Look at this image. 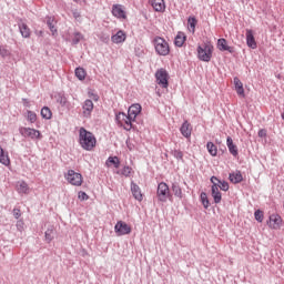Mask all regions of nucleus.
Masks as SVG:
<instances>
[{
    "mask_svg": "<svg viewBox=\"0 0 284 284\" xmlns=\"http://www.w3.org/2000/svg\"><path fill=\"white\" fill-rule=\"evenodd\" d=\"M79 143L82 150H87V152H92L94 148H97V138L94 133L88 131L85 128H80L79 130Z\"/></svg>",
    "mask_w": 284,
    "mask_h": 284,
    "instance_id": "f257e3e1",
    "label": "nucleus"
},
{
    "mask_svg": "<svg viewBox=\"0 0 284 284\" xmlns=\"http://www.w3.org/2000/svg\"><path fill=\"white\" fill-rule=\"evenodd\" d=\"M153 45L155 48L156 54L160 57H168L170 54V43L161 37H155L153 39Z\"/></svg>",
    "mask_w": 284,
    "mask_h": 284,
    "instance_id": "f03ea898",
    "label": "nucleus"
},
{
    "mask_svg": "<svg viewBox=\"0 0 284 284\" xmlns=\"http://www.w3.org/2000/svg\"><path fill=\"white\" fill-rule=\"evenodd\" d=\"M214 47L210 43H204L197 47V59L200 61H204L205 63H210L212 61V52Z\"/></svg>",
    "mask_w": 284,
    "mask_h": 284,
    "instance_id": "7ed1b4c3",
    "label": "nucleus"
},
{
    "mask_svg": "<svg viewBox=\"0 0 284 284\" xmlns=\"http://www.w3.org/2000/svg\"><path fill=\"white\" fill-rule=\"evenodd\" d=\"M156 195H158L159 201H161V203L168 202V199H170V196H172L170 194V186H168V183H165V182L159 183Z\"/></svg>",
    "mask_w": 284,
    "mask_h": 284,
    "instance_id": "20e7f679",
    "label": "nucleus"
},
{
    "mask_svg": "<svg viewBox=\"0 0 284 284\" xmlns=\"http://www.w3.org/2000/svg\"><path fill=\"white\" fill-rule=\"evenodd\" d=\"M64 176L71 185H75L77 187H79L83 184V175L75 172L74 170H69Z\"/></svg>",
    "mask_w": 284,
    "mask_h": 284,
    "instance_id": "39448f33",
    "label": "nucleus"
},
{
    "mask_svg": "<svg viewBox=\"0 0 284 284\" xmlns=\"http://www.w3.org/2000/svg\"><path fill=\"white\" fill-rule=\"evenodd\" d=\"M19 132L21 136H24L26 139H41V132L39 130L32 129V128H20Z\"/></svg>",
    "mask_w": 284,
    "mask_h": 284,
    "instance_id": "423d86ee",
    "label": "nucleus"
},
{
    "mask_svg": "<svg viewBox=\"0 0 284 284\" xmlns=\"http://www.w3.org/2000/svg\"><path fill=\"white\" fill-rule=\"evenodd\" d=\"M114 232L118 236H125V234L132 233V227L123 221H119L114 226Z\"/></svg>",
    "mask_w": 284,
    "mask_h": 284,
    "instance_id": "0eeeda50",
    "label": "nucleus"
},
{
    "mask_svg": "<svg viewBox=\"0 0 284 284\" xmlns=\"http://www.w3.org/2000/svg\"><path fill=\"white\" fill-rule=\"evenodd\" d=\"M168 71L165 69H160L155 72V79L158 81V85H161V88H168L170 83L168 82Z\"/></svg>",
    "mask_w": 284,
    "mask_h": 284,
    "instance_id": "6e6552de",
    "label": "nucleus"
},
{
    "mask_svg": "<svg viewBox=\"0 0 284 284\" xmlns=\"http://www.w3.org/2000/svg\"><path fill=\"white\" fill-rule=\"evenodd\" d=\"M115 121L119 125H123L124 121H129V123L124 125V130H126V132H130V130H132V120L130 119V115L120 112L115 115Z\"/></svg>",
    "mask_w": 284,
    "mask_h": 284,
    "instance_id": "1a4fd4ad",
    "label": "nucleus"
},
{
    "mask_svg": "<svg viewBox=\"0 0 284 284\" xmlns=\"http://www.w3.org/2000/svg\"><path fill=\"white\" fill-rule=\"evenodd\" d=\"M82 114L85 119H90L92 116V110H94V102L92 100H85L82 105Z\"/></svg>",
    "mask_w": 284,
    "mask_h": 284,
    "instance_id": "9d476101",
    "label": "nucleus"
},
{
    "mask_svg": "<svg viewBox=\"0 0 284 284\" xmlns=\"http://www.w3.org/2000/svg\"><path fill=\"white\" fill-rule=\"evenodd\" d=\"M217 49L220 52H230V54H234V47L227 45V40L223 38L217 40Z\"/></svg>",
    "mask_w": 284,
    "mask_h": 284,
    "instance_id": "9b49d317",
    "label": "nucleus"
},
{
    "mask_svg": "<svg viewBox=\"0 0 284 284\" xmlns=\"http://www.w3.org/2000/svg\"><path fill=\"white\" fill-rule=\"evenodd\" d=\"M281 223H283L281 215L273 214L270 216L268 225L272 227V230H281Z\"/></svg>",
    "mask_w": 284,
    "mask_h": 284,
    "instance_id": "f8f14e48",
    "label": "nucleus"
},
{
    "mask_svg": "<svg viewBox=\"0 0 284 284\" xmlns=\"http://www.w3.org/2000/svg\"><path fill=\"white\" fill-rule=\"evenodd\" d=\"M139 114H141V104L139 103L132 104L128 110V115H129V119H131V122L135 121Z\"/></svg>",
    "mask_w": 284,
    "mask_h": 284,
    "instance_id": "ddd939ff",
    "label": "nucleus"
},
{
    "mask_svg": "<svg viewBox=\"0 0 284 284\" xmlns=\"http://www.w3.org/2000/svg\"><path fill=\"white\" fill-rule=\"evenodd\" d=\"M246 44L252 50H256V48H257L256 39L254 38V31H252V29L246 30Z\"/></svg>",
    "mask_w": 284,
    "mask_h": 284,
    "instance_id": "4468645a",
    "label": "nucleus"
},
{
    "mask_svg": "<svg viewBox=\"0 0 284 284\" xmlns=\"http://www.w3.org/2000/svg\"><path fill=\"white\" fill-rule=\"evenodd\" d=\"M155 12H165V0H149Z\"/></svg>",
    "mask_w": 284,
    "mask_h": 284,
    "instance_id": "2eb2a0df",
    "label": "nucleus"
},
{
    "mask_svg": "<svg viewBox=\"0 0 284 284\" xmlns=\"http://www.w3.org/2000/svg\"><path fill=\"white\" fill-rule=\"evenodd\" d=\"M112 14L113 17H116V19H128V16H125V11L121 4H113Z\"/></svg>",
    "mask_w": 284,
    "mask_h": 284,
    "instance_id": "dca6fc26",
    "label": "nucleus"
},
{
    "mask_svg": "<svg viewBox=\"0 0 284 284\" xmlns=\"http://www.w3.org/2000/svg\"><path fill=\"white\" fill-rule=\"evenodd\" d=\"M57 103L61 105V108H67V110H72V104L68 101V98L63 93H58L55 97Z\"/></svg>",
    "mask_w": 284,
    "mask_h": 284,
    "instance_id": "f3484780",
    "label": "nucleus"
},
{
    "mask_svg": "<svg viewBox=\"0 0 284 284\" xmlns=\"http://www.w3.org/2000/svg\"><path fill=\"white\" fill-rule=\"evenodd\" d=\"M211 194L213 196V201L216 205L223 201V196L221 195V191H219V184L214 183L211 189Z\"/></svg>",
    "mask_w": 284,
    "mask_h": 284,
    "instance_id": "a211bd4d",
    "label": "nucleus"
},
{
    "mask_svg": "<svg viewBox=\"0 0 284 284\" xmlns=\"http://www.w3.org/2000/svg\"><path fill=\"white\" fill-rule=\"evenodd\" d=\"M181 134L185 136V139H190L192 136V124L190 122L184 121L180 128Z\"/></svg>",
    "mask_w": 284,
    "mask_h": 284,
    "instance_id": "6ab92c4d",
    "label": "nucleus"
},
{
    "mask_svg": "<svg viewBox=\"0 0 284 284\" xmlns=\"http://www.w3.org/2000/svg\"><path fill=\"white\" fill-rule=\"evenodd\" d=\"M131 192L135 201H143V194L141 193V187H139V184L131 182Z\"/></svg>",
    "mask_w": 284,
    "mask_h": 284,
    "instance_id": "aec40b11",
    "label": "nucleus"
},
{
    "mask_svg": "<svg viewBox=\"0 0 284 284\" xmlns=\"http://www.w3.org/2000/svg\"><path fill=\"white\" fill-rule=\"evenodd\" d=\"M226 145L229 148L230 154L233 156H239V148L235 145L234 140H232V136L226 138Z\"/></svg>",
    "mask_w": 284,
    "mask_h": 284,
    "instance_id": "412c9836",
    "label": "nucleus"
},
{
    "mask_svg": "<svg viewBox=\"0 0 284 284\" xmlns=\"http://www.w3.org/2000/svg\"><path fill=\"white\" fill-rule=\"evenodd\" d=\"M54 236H57V230L53 225L49 226L44 233V239L47 243H52L54 241Z\"/></svg>",
    "mask_w": 284,
    "mask_h": 284,
    "instance_id": "4be33fe9",
    "label": "nucleus"
},
{
    "mask_svg": "<svg viewBox=\"0 0 284 284\" xmlns=\"http://www.w3.org/2000/svg\"><path fill=\"white\" fill-rule=\"evenodd\" d=\"M233 83L235 85V91L237 92L239 97L245 98V89H243V82H241V79L235 77L233 79Z\"/></svg>",
    "mask_w": 284,
    "mask_h": 284,
    "instance_id": "5701e85b",
    "label": "nucleus"
},
{
    "mask_svg": "<svg viewBox=\"0 0 284 284\" xmlns=\"http://www.w3.org/2000/svg\"><path fill=\"white\" fill-rule=\"evenodd\" d=\"M128 36L123 32V30H119L114 36L111 37L112 43H123Z\"/></svg>",
    "mask_w": 284,
    "mask_h": 284,
    "instance_id": "b1692460",
    "label": "nucleus"
},
{
    "mask_svg": "<svg viewBox=\"0 0 284 284\" xmlns=\"http://www.w3.org/2000/svg\"><path fill=\"white\" fill-rule=\"evenodd\" d=\"M18 27L20 30V34L23 37V39H30L31 31L28 24H26L24 22H19Z\"/></svg>",
    "mask_w": 284,
    "mask_h": 284,
    "instance_id": "393cba45",
    "label": "nucleus"
},
{
    "mask_svg": "<svg viewBox=\"0 0 284 284\" xmlns=\"http://www.w3.org/2000/svg\"><path fill=\"white\" fill-rule=\"evenodd\" d=\"M229 179L231 181V183H241L243 181V174L241 173V171H236L233 173L229 174Z\"/></svg>",
    "mask_w": 284,
    "mask_h": 284,
    "instance_id": "a878e982",
    "label": "nucleus"
},
{
    "mask_svg": "<svg viewBox=\"0 0 284 284\" xmlns=\"http://www.w3.org/2000/svg\"><path fill=\"white\" fill-rule=\"evenodd\" d=\"M186 39L187 38L185 37V33L178 32V34L175 37V40H174V43H175L176 48H183V43H185Z\"/></svg>",
    "mask_w": 284,
    "mask_h": 284,
    "instance_id": "bb28decb",
    "label": "nucleus"
},
{
    "mask_svg": "<svg viewBox=\"0 0 284 284\" xmlns=\"http://www.w3.org/2000/svg\"><path fill=\"white\" fill-rule=\"evenodd\" d=\"M171 190L176 199H183V190L179 183L174 182L171 186Z\"/></svg>",
    "mask_w": 284,
    "mask_h": 284,
    "instance_id": "cd10ccee",
    "label": "nucleus"
},
{
    "mask_svg": "<svg viewBox=\"0 0 284 284\" xmlns=\"http://www.w3.org/2000/svg\"><path fill=\"white\" fill-rule=\"evenodd\" d=\"M206 150L209 154H211V156H216V154H219V148H216V144H214V142H207Z\"/></svg>",
    "mask_w": 284,
    "mask_h": 284,
    "instance_id": "c85d7f7f",
    "label": "nucleus"
},
{
    "mask_svg": "<svg viewBox=\"0 0 284 284\" xmlns=\"http://www.w3.org/2000/svg\"><path fill=\"white\" fill-rule=\"evenodd\" d=\"M45 23H47L49 30H51L52 34H54L57 32V27H54V19L50 16H47Z\"/></svg>",
    "mask_w": 284,
    "mask_h": 284,
    "instance_id": "c756f323",
    "label": "nucleus"
},
{
    "mask_svg": "<svg viewBox=\"0 0 284 284\" xmlns=\"http://www.w3.org/2000/svg\"><path fill=\"white\" fill-rule=\"evenodd\" d=\"M0 163H2V165H10V158L2 148H0Z\"/></svg>",
    "mask_w": 284,
    "mask_h": 284,
    "instance_id": "7c9ffc66",
    "label": "nucleus"
},
{
    "mask_svg": "<svg viewBox=\"0 0 284 284\" xmlns=\"http://www.w3.org/2000/svg\"><path fill=\"white\" fill-rule=\"evenodd\" d=\"M196 23H199V20H196V17L190 16L187 19V24H189V28L192 30V32H195Z\"/></svg>",
    "mask_w": 284,
    "mask_h": 284,
    "instance_id": "2f4dec72",
    "label": "nucleus"
},
{
    "mask_svg": "<svg viewBox=\"0 0 284 284\" xmlns=\"http://www.w3.org/2000/svg\"><path fill=\"white\" fill-rule=\"evenodd\" d=\"M200 199L204 210H207V207H210V200L207 199V193L202 192L200 194Z\"/></svg>",
    "mask_w": 284,
    "mask_h": 284,
    "instance_id": "473e14b6",
    "label": "nucleus"
},
{
    "mask_svg": "<svg viewBox=\"0 0 284 284\" xmlns=\"http://www.w3.org/2000/svg\"><path fill=\"white\" fill-rule=\"evenodd\" d=\"M41 116L42 119H47V120L52 119V111L50 110V108L43 106L41 109Z\"/></svg>",
    "mask_w": 284,
    "mask_h": 284,
    "instance_id": "72a5a7b5",
    "label": "nucleus"
},
{
    "mask_svg": "<svg viewBox=\"0 0 284 284\" xmlns=\"http://www.w3.org/2000/svg\"><path fill=\"white\" fill-rule=\"evenodd\" d=\"M75 77L77 79H79V81H83L85 80V69L84 68H77L75 69Z\"/></svg>",
    "mask_w": 284,
    "mask_h": 284,
    "instance_id": "f704fd0d",
    "label": "nucleus"
},
{
    "mask_svg": "<svg viewBox=\"0 0 284 284\" xmlns=\"http://www.w3.org/2000/svg\"><path fill=\"white\" fill-rule=\"evenodd\" d=\"M217 189L220 187L223 192H227V190H230V183L221 180H217Z\"/></svg>",
    "mask_w": 284,
    "mask_h": 284,
    "instance_id": "c9c22d12",
    "label": "nucleus"
},
{
    "mask_svg": "<svg viewBox=\"0 0 284 284\" xmlns=\"http://www.w3.org/2000/svg\"><path fill=\"white\" fill-rule=\"evenodd\" d=\"M28 190H29L28 183L26 182H21L20 185L18 186V192L20 194H28Z\"/></svg>",
    "mask_w": 284,
    "mask_h": 284,
    "instance_id": "e433bc0d",
    "label": "nucleus"
},
{
    "mask_svg": "<svg viewBox=\"0 0 284 284\" xmlns=\"http://www.w3.org/2000/svg\"><path fill=\"white\" fill-rule=\"evenodd\" d=\"M108 163H112V165H114V168L119 169V165H121V161L119 160L118 156H110L108 159Z\"/></svg>",
    "mask_w": 284,
    "mask_h": 284,
    "instance_id": "4c0bfd02",
    "label": "nucleus"
},
{
    "mask_svg": "<svg viewBox=\"0 0 284 284\" xmlns=\"http://www.w3.org/2000/svg\"><path fill=\"white\" fill-rule=\"evenodd\" d=\"M171 154L174 159H178V161H183V152L181 150H173Z\"/></svg>",
    "mask_w": 284,
    "mask_h": 284,
    "instance_id": "58836bf2",
    "label": "nucleus"
},
{
    "mask_svg": "<svg viewBox=\"0 0 284 284\" xmlns=\"http://www.w3.org/2000/svg\"><path fill=\"white\" fill-rule=\"evenodd\" d=\"M81 39H83V34H81V32H75L72 39L73 45H77L81 41Z\"/></svg>",
    "mask_w": 284,
    "mask_h": 284,
    "instance_id": "ea45409f",
    "label": "nucleus"
},
{
    "mask_svg": "<svg viewBox=\"0 0 284 284\" xmlns=\"http://www.w3.org/2000/svg\"><path fill=\"white\" fill-rule=\"evenodd\" d=\"M254 216L257 223H263V211L261 210L255 211Z\"/></svg>",
    "mask_w": 284,
    "mask_h": 284,
    "instance_id": "a19ab883",
    "label": "nucleus"
},
{
    "mask_svg": "<svg viewBox=\"0 0 284 284\" xmlns=\"http://www.w3.org/2000/svg\"><path fill=\"white\" fill-rule=\"evenodd\" d=\"M28 121H30V123H34L37 121V113L32 112V111H28Z\"/></svg>",
    "mask_w": 284,
    "mask_h": 284,
    "instance_id": "79ce46f5",
    "label": "nucleus"
},
{
    "mask_svg": "<svg viewBox=\"0 0 284 284\" xmlns=\"http://www.w3.org/2000/svg\"><path fill=\"white\" fill-rule=\"evenodd\" d=\"M121 174H122L123 176H130V174H132V168H130V166H124V168L122 169V171H121Z\"/></svg>",
    "mask_w": 284,
    "mask_h": 284,
    "instance_id": "37998d69",
    "label": "nucleus"
},
{
    "mask_svg": "<svg viewBox=\"0 0 284 284\" xmlns=\"http://www.w3.org/2000/svg\"><path fill=\"white\" fill-rule=\"evenodd\" d=\"M78 197L80 201H88V199H90V196L88 195V193L83 192V191H80L78 193Z\"/></svg>",
    "mask_w": 284,
    "mask_h": 284,
    "instance_id": "c03bdc74",
    "label": "nucleus"
},
{
    "mask_svg": "<svg viewBox=\"0 0 284 284\" xmlns=\"http://www.w3.org/2000/svg\"><path fill=\"white\" fill-rule=\"evenodd\" d=\"M0 55L6 59V57H9L10 55V51H8V49L6 48H1L0 47Z\"/></svg>",
    "mask_w": 284,
    "mask_h": 284,
    "instance_id": "a18cd8bd",
    "label": "nucleus"
},
{
    "mask_svg": "<svg viewBox=\"0 0 284 284\" xmlns=\"http://www.w3.org/2000/svg\"><path fill=\"white\" fill-rule=\"evenodd\" d=\"M14 219H21V210L13 209L12 211Z\"/></svg>",
    "mask_w": 284,
    "mask_h": 284,
    "instance_id": "49530a36",
    "label": "nucleus"
},
{
    "mask_svg": "<svg viewBox=\"0 0 284 284\" xmlns=\"http://www.w3.org/2000/svg\"><path fill=\"white\" fill-rule=\"evenodd\" d=\"M72 14L75 21H81V12H79L78 10H74Z\"/></svg>",
    "mask_w": 284,
    "mask_h": 284,
    "instance_id": "de8ad7c7",
    "label": "nucleus"
},
{
    "mask_svg": "<svg viewBox=\"0 0 284 284\" xmlns=\"http://www.w3.org/2000/svg\"><path fill=\"white\" fill-rule=\"evenodd\" d=\"M257 134H258L260 139H263V138L267 136V131L265 129H261Z\"/></svg>",
    "mask_w": 284,
    "mask_h": 284,
    "instance_id": "09e8293b",
    "label": "nucleus"
},
{
    "mask_svg": "<svg viewBox=\"0 0 284 284\" xmlns=\"http://www.w3.org/2000/svg\"><path fill=\"white\" fill-rule=\"evenodd\" d=\"M100 39L103 43H108V41H110V36H102Z\"/></svg>",
    "mask_w": 284,
    "mask_h": 284,
    "instance_id": "8fccbe9b",
    "label": "nucleus"
},
{
    "mask_svg": "<svg viewBox=\"0 0 284 284\" xmlns=\"http://www.w3.org/2000/svg\"><path fill=\"white\" fill-rule=\"evenodd\" d=\"M214 181H219V178L212 176V178H211V183H213V185H214V183H216V182H214Z\"/></svg>",
    "mask_w": 284,
    "mask_h": 284,
    "instance_id": "3c124183",
    "label": "nucleus"
},
{
    "mask_svg": "<svg viewBox=\"0 0 284 284\" xmlns=\"http://www.w3.org/2000/svg\"><path fill=\"white\" fill-rule=\"evenodd\" d=\"M128 123H130V121L124 120V121H123V125H121V128H124V129H125V125H128Z\"/></svg>",
    "mask_w": 284,
    "mask_h": 284,
    "instance_id": "603ef678",
    "label": "nucleus"
},
{
    "mask_svg": "<svg viewBox=\"0 0 284 284\" xmlns=\"http://www.w3.org/2000/svg\"><path fill=\"white\" fill-rule=\"evenodd\" d=\"M93 101H99V97L97 94H92Z\"/></svg>",
    "mask_w": 284,
    "mask_h": 284,
    "instance_id": "864d4df0",
    "label": "nucleus"
},
{
    "mask_svg": "<svg viewBox=\"0 0 284 284\" xmlns=\"http://www.w3.org/2000/svg\"><path fill=\"white\" fill-rule=\"evenodd\" d=\"M23 101H24L26 103H28V99H23Z\"/></svg>",
    "mask_w": 284,
    "mask_h": 284,
    "instance_id": "5fc2aeb1",
    "label": "nucleus"
},
{
    "mask_svg": "<svg viewBox=\"0 0 284 284\" xmlns=\"http://www.w3.org/2000/svg\"><path fill=\"white\" fill-rule=\"evenodd\" d=\"M73 1H79V0H73Z\"/></svg>",
    "mask_w": 284,
    "mask_h": 284,
    "instance_id": "6e6d98bb",
    "label": "nucleus"
}]
</instances>
